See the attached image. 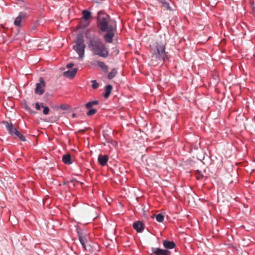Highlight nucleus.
Returning <instances> with one entry per match:
<instances>
[{"label": "nucleus", "instance_id": "obj_10", "mask_svg": "<svg viewBox=\"0 0 255 255\" xmlns=\"http://www.w3.org/2000/svg\"><path fill=\"white\" fill-rule=\"evenodd\" d=\"M115 31H107L104 35L105 40L108 43H112L113 41V37L115 35Z\"/></svg>", "mask_w": 255, "mask_h": 255}, {"label": "nucleus", "instance_id": "obj_4", "mask_svg": "<svg viewBox=\"0 0 255 255\" xmlns=\"http://www.w3.org/2000/svg\"><path fill=\"white\" fill-rule=\"evenodd\" d=\"M85 47L83 35L78 34L76 40V44L73 46V49L79 54L81 58L84 56Z\"/></svg>", "mask_w": 255, "mask_h": 255}, {"label": "nucleus", "instance_id": "obj_29", "mask_svg": "<svg viewBox=\"0 0 255 255\" xmlns=\"http://www.w3.org/2000/svg\"><path fill=\"white\" fill-rule=\"evenodd\" d=\"M94 0V1H95V2H98H98H100V0Z\"/></svg>", "mask_w": 255, "mask_h": 255}, {"label": "nucleus", "instance_id": "obj_1", "mask_svg": "<svg viewBox=\"0 0 255 255\" xmlns=\"http://www.w3.org/2000/svg\"><path fill=\"white\" fill-rule=\"evenodd\" d=\"M150 51L151 54V64L153 66L162 64L167 58L165 44L161 41L151 45Z\"/></svg>", "mask_w": 255, "mask_h": 255}, {"label": "nucleus", "instance_id": "obj_31", "mask_svg": "<svg viewBox=\"0 0 255 255\" xmlns=\"http://www.w3.org/2000/svg\"><path fill=\"white\" fill-rule=\"evenodd\" d=\"M63 108H64V106H61V108L64 109Z\"/></svg>", "mask_w": 255, "mask_h": 255}, {"label": "nucleus", "instance_id": "obj_20", "mask_svg": "<svg viewBox=\"0 0 255 255\" xmlns=\"http://www.w3.org/2000/svg\"><path fill=\"white\" fill-rule=\"evenodd\" d=\"M98 104V101H93L92 102H89L86 105V107L87 109H90L94 105H97Z\"/></svg>", "mask_w": 255, "mask_h": 255}, {"label": "nucleus", "instance_id": "obj_16", "mask_svg": "<svg viewBox=\"0 0 255 255\" xmlns=\"http://www.w3.org/2000/svg\"><path fill=\"white\" fill-rule=\"evenodd\" d=\"M113 87L111 85H107L105 88V93L104 97L105 98H108L111 94Z\"/></svg>", "mask_w": 255, "mask_h": 255}, {"label": "nucleus", "instance_id": "obj_28", "mask_svg": "<svg viewBox=\"0 0 255 255\" xmlns=\"http://www.w3.org/2000/svg\"><path fill=\"white\" fill-rule=\"evenodd\" d=\"M74 66V64L73 63H69L67 65L66 67L67 68H72L73 66Z\"/></svg>", "mask_w": 255, "mask_h": 255}, {"label": "nucleus", "instance_id": "obj_19", "mask_svg": "<svg viewBox=\"0 0 255 255\" xmlns=\"http://www.w3.org/2000/svg\"><path fill=\"white\" fill-rule=\"evenodd\" d=\"M97 65L104 71H107L108 67L104 62L98 61Z\"/></svg>", "mask_w": 255, "mask_h": 255}, {"label": "nucleus", "instance_id": "obj_6", "mask_svg": "<svg viewBox=\"0 0 255 255\" xmlns=\"http://www.w3.org/2000/svg\"><path fill=\"white\" fill-rule=\"evenodd\" d=\"M45 86V81L43 78L40 77L39 79V83H36L35 89V93L39 95H42L44 92Z\"/></svg>", "mask_w": 255, "mask_h": 255}, {"label": "nucleus", "instance_id": "obj_22", "mask_svg": "<svg viewBox=\"0 0 255 255\" xmlns=\"http://www.w3.org/2000/svg\"><path fill=\"white\" fill-rule=\"evenodd\" d=\"M159 2H161L162 4V6L166 9H170V6L169 4L165 1V0H162V1H160Z\"/></svg>", "mask_w": 255, "mask_h": 255}, {"label": "nucleus", "instance_id": "obj_26", "mask_svg": "<svg viewBox=\"0 0 255 255\" xmlns=\"http://www.w3.org/2000/svg\"><path fill=\"white\" fill-rule=\"evenodd\" d=\"M203 177V175L201 174L200 171H197L196 172V178L197 180H200Z\"/></svg>", "mask_w": 255, "mask_h": 255}, {"label": "nucleus", "instance_id": "obj_15", "mask_svg": "<svg viewBox=\"0 0 255 255\" xmlns=\"http://www.w3.org/2000/svg\"><path fill=\"white\" fill-rule=\"evenodd\" d=\"M63 162L66 164H71L72 163L71 155L69 154H64L62 157Z\"/></svg>", "mask_w": 255, "mask_h": 255}, {"label": "nucleus", "instance_id": "obj_21", "mask_svg": "<svg viewBox=\"0 0 255 255\" xmlns=\"http://www.w3.org/2000/svg\"><path fill=\"white\" fill-rule=\"evenodd\" d=\"M117 73V71L115 69H113L109 73L108 76V78L109 79H113L114 77H115L116 76Z\"/></svg>", "mask_w": 255, "mask_h": 255}, {"label": "nucleus", "instance_id": "obj_3", "mask_svg": "<svg viewBox=\"0 0 255 255\" xmlns=\"http://www.w3.org/2000/svg\"><path fill=\"white\" fill-rule=\"evenodd\" d=\"M97 25L102 31L116 30V22L108 15L101 12H98Z\"/></svg>", "mask_w": 255, "mask_h": 255}, {"label": "nucleus", "instance_id": "obj_9", "mask_svg": "<svg viewBox=\"0 0 255 255\" xmlns=\"http://www.w3.org/2000/svg\"><path fill=\"white\" fill-rule=\"evenodd\" d=\"M26 16L27 15L25 12H20L19 13L18 16L15 18L14 21V24L17 26H20L21 21L23 19H24Z\"/></svg>", "mask_w": 255, "mask_h": 255}, {"label": "nucleus", "instance_id": "obj_24", "mask_svg": "<svg viewBox=\"0 0 255 255\" xmlns=\"http://www.w3.org/2000/svg\"><path fill=\"white\" fill-rule=\"evenodd\" d=\"M91 82L92 83V86L93 89H96L99 87V84L97 82L96 80H92Z\"/></svg>", "mask_w": 255, "mask_h": 255}, {"label": "nucleus", "instance_id": "obj_13", "mask_svg": "<svg viewBox=\"0 0 255 255\" xmlns=\"http://www.w3.org/2000/svg\"><path fill=\"white\" fill-rule=\"evenodd\" d=\"M108 159V156L106 155H103L100 154L98 157V161L100 164L102 166H104L107 164Z\"/></svg>", "mask_w": 255, "mask_h": 255}, {"label": "nucleus", "instance_id": "obj_5", "mask_svg": "<svg viewBox=\"0 0 255 255\" xmlns=\"http://www.w3.org/2000/svg\"><path fill=\"white\" fill-rule=\"evenodd\" d=\"M2 123L10 134L16 136L21 141H24L26 140L25 137L14 128L11 123H9L6 121H3Z\"/></svg>", "mask_w": 255, "mask_h": 255}, {"label": "nucleus", "instance_id": "obj_11", "mask_svg": "<svg viewBox=\"0 0 255 255\" xmlns=\"http://www.w3.org/2000/svg\"><path fill=\"white\" fill-rule=\"evenodd\" d=\"M77 72V68H73L64 72V75L67 78H73Z\"/></svg>", "mask_w": 255, "mask_h": 255}, {"label": "nucleus", "instance_id": "obj_30", "mask_svg": "<svg viewBox=\"0 0 255 255\" xmlns=\"http://www.w3.org/2000/svg\"><path fill=\"white\" fill-rule=\"evenodd\" d=\"M72 116L73 118H75L76 117V114H73Z\"/></svg>", "mask_w": 255, "mask_h": 255}, {"label": "nucleus", "instance_id": "obj_25", "mask_svg": "<svg viewBox=\"0 0 255 255\" xmlns=\"http://www.w3.org/2000/svg\"><path fill=\"white\" fill-rule=\"evenodd\" d=\"M42 107L43 108V114L45 115H48L49 113V108L47 107L42 106Z\"/></svg>", "mask_w": 255, "mask_h": 255}, {"label": "nucleus", "instance_id": "obj_17", "mask_svg": "<svg viewBox=\"0 0 255 255\" xmlns=\"http://www.w3.org/2000/svg\"><path fill=\"white\" fill-rule=\"evenodd\" d=\"M83 18L87 20L91 17V13L88 10L85 9L82 11Z\"/></svg>", "mask_w": 255, "mask_h": 255}, {"label": "nucleus", "instance_id": "obj_12", "mask_svg": "<svg viewBox=\"0 0 255 255\" xmlns=\"http://www.w3.org/2000/svg\"><path fill=\"white\" fill-rule=\"evenodd\" d=\"M163 245L166 249H172L176 246V244L173 241H170L168 240L163 241Z\"/></svg>", "mask_w": 255, "mask_h": 255}, {"label": "nucleus", "instance_id": "obj_8", "mask_svg": "<svg viewBox=\"0 0 255 255\" xmlns=\"http://www.w3.org/2000/svg\"><path fill=\"white\" fill-rule=\"evenodd\" d=\"M133 228L136 230L137 233H141L144 228V225L142 222L137 221L133 223Z\"/></svg>", "mask_w": 255, "mask_h": 255}, {"label": "nucleus", "instance_id": "obj_14", "mask_svg": "<svg viewBox=\"0 0 255 255\" xmlns=\"http://www.w3.org/2000/svg\"><path fill=\"white\" fill-rule=\"evenodd\" d=\"M78 237L79 241L84 249L87 250L86 246V243L87 242V237L86 236L83 235L82 234L78 233Z\"/></svg>", "mask_w": 255, "mask_h": 255}, {"label": "nucleus", "instance_id": "obj_32", "mask_svg": "<svg viewBox=\"0 0 255 255\" xmlns=\"http://www.w3.org/2000/svg\"><path fill=\"white\" fill-rule=\"evenodd\" d=\"M63 108H64V106H61V108L64 109Z\"/></svg>", "mask_w": 255, "mask_h": 255}, {"label": "nucleus", "instance_id": "obj_18", "mask_svg": "<svg viewBox=\"0 0 255 255\" xmlns=\"http://www.w3.org/2000/svg\"><path fill=\"white\" fill-rule=\"evenodd\" d=\"M154 217H155L156 221L158 222H162L164 219V216L161 214L153 215L152 218Z\"/></svg>", "mask_w": 255, "mask_h": 255}, {"label": "nucleus", "instance_id": "obj_7", "mask_svg": "<svg viewBox=\"0 0 255 255\" xmlns=\"http://www.w3.org/2000/svg\"><path fill=\"white\" fill-rule=\"evenodd\" d=\"M152 254L155 255H170L171 252L167 250L161 249L158 248H152Z\"/></svg>", "mask_w": 255, "mask_h": 255}, {"label": "nucleus", "instance_id": "obj_2", "mask_svg": "<svg viewBox=\"0 0 255 255\" xmlns=\"http://www.w3.org/2000/svg\"><path fill=\"white\" fill-rule=\"evenodd\" d=\"M90 51L93 54L106 58L109 55L108 47L98 38L90 39L88 42Z\"/></svg>", "mask_w": 255, "mask_h": 255}, {"label": "nucleus", "instance_id": "obj_23", "mask_svg": "<svg viewBox=\"0 0 255 255\" xmlns=\"http://www.w3.org/2000/svg\"><path fill=\"white\" fill-rule=\"evenodd\" d=\"M97 112V110L95 109L90 110L87 113V115L88 116H91L94 115Z\"/></svg>", "mask_w": 255, "mask_h": 255}, {"label": "nucleus", "instance_id": "obj_27", "mask_svg": "<svg viewBox=\"0 0 255 255\" xmlns=\"http://www.w3.org/2000/svg\"><path fill=\"white\" fill-rule=\"evenodd\" d=\"M40 106L39 105V104L38 103H35V109L37 110H40Z\"/></svg>", "mask_w": 255, "mask_h": 255}]
</instances>
